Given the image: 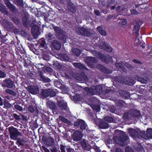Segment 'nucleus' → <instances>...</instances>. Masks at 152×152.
Returning <instances> with one entry per match:
<instances>
[{
	"instance_id": "17",
	"label": "nucleus",
	"mask_w": 152,
	"mask_h": 152,
	"mask_svg": "<svg viewBox=\"0 0 152 152\" xmlns=\"http://www.w3.org/2000/svg\"><path fill=\"white\" fill-rule=\"evenodd\" d=\"M2 25L4 28L7 29H11L13 27L12 23H10L6 19H4L2 21Z\"/></svg>"
},
{
	"instance_id": "10",
	"label": "nucleus",
	"mask_w": 152,
	"mask_h": 152,
	"mask_svg": "<svg viewBox=\"0 0 152 152\" xmlns=\"http://www.w3.org/2000/svg\"><path fill=\"white\" fill-rule=\"evenodd\" d=\"M73 76L78 81H87L88 79L87 77L84 72H82L80 74L76 73L73 75Z\"/></svg>"
},
{
	"instance_id": "8",
	"label": "nucleus",
	"mask_w": 152,
	"mask_h": 152,
	"mask_svg": "<svg viewBox=\"0 0 152 152\" xmlns=\"http://www.w3.org/2000/svg\"><path fill=\"white\" fill-rule=\"evenodd\" d=\"M14 82L10 78H7L4 80L1 83V86L3 87L11 88L14 85Z\"/></svg>"
},
{
	"instance_id": "6",
	"label": "nucleus",
	"mask_w": 152,
	"mask_h": 152,
	"mask_svg": "<svg viewBox=\"0 0 152 152\" xmlns=\"http://www.w3.org/2000/svg\"><path fill=\"white\" fill-rule=\"evenodd\" d=\"M27 91L32 94L36 95L38 94L39 92V88L36 86L29 85L27 87Z\"/></svg>"
},
{
	"instance_id": "39",
	"label": "nucleus",
	"mask_w": 152,
	"mask_h": 152,
	"mask_svg": "<svg viewBox=\"0 0 152 152\" xmlns=\"http://www.w3.org/2000/svg\"><path fill=\"white\" fill-rule=\"evenodd\" d=\"M11 19L12 21L16 25H18L20 23V20L15 16L13 17Z\"/></svg>"
},
{
	"instance_id": "24",
	"label": "nucleus",
	"mask_w": 152,
	"mask_h": 152,
	"mask_svg": "<svg viewBox=\"0 0 152 152\" xmlns=\"http://www.w3.org/2000/svg\"><path fill=\"white\" fill-rule=\"evenodd\" d=\"M128 132L130 136L134 139L137 137V131H136L134 129L129 128L128 129Z\"/></svg>"
},
{
	"instance_id": "50",
	"label": "nucleus",
	"mask_w": 152,
	"mask_h": 152,
	"mask_svg": "<svg viewBox=\"0 0 152 152\" xmlns=\"http://www.w3.org/2000/svg\"><path fill=\"white\" fill-rule=\"evenodd\" d=\"M16 140H17V142L19 144V145L21 146L24 145L22 143V142H24L23 140L21 139L20 138H17Z\"/></svg>"
},
{
	"instance_id": "36",
	"label": "nucleus",
	"mask_w": 152,
	"mask_h": 152,
	"mask_svg": "<svg viewBox=\"0 0 152 152\" xmlns=\"http://www.w3.org/2000/svg\"><path fill=\"white\" fill-rule=\"evenodd\" d=\"M115 66L117 68H121L123 71L124 72L126 71V69L124 67V66L122 64L120 63L116 62Z\"/></svg>"
},
{
	"instance_id": "43",
	"label": "nucleus",
	"mask_w": 152,
	"mask_h": 152,
	"mask_svg": "<svg viewBox=\"0 0 152 152\" xmlns=\"http://www.w3.org/2000/svg\"><path fill=\"white\" fill-rule=\"evenodd\" d=\"M42 58L44 60L48 61L50 60V57L48 54L44 53L42 56Z\"/></svg>"
},
{
	"instance_id": "61",
	"label": "nucleus",
	"mask_w": 152,
	"mask_h": 152,
	"mask_svg": "<svg viewBox=\"0 0 152 152\" xmlns=\"http://www.w3.org/2000/svg\"><path fill=\"white\" fill-rule=\"evenodd\" d=\"M13 115L14 118L17 120L20 121V118L19 116L16 114H13Z\"/></svg>"
},
{
	"instance_id": "27",
	"label": "nucleus",
	"mask_w": 152,
	"mask_h": 152,
	"mask_svg": "<svg viewBox=\"0 0 152 152\" xmlns=\"http://www.w3.org/2000/svg\"><path fill=\"white\" fill-rule=\"evenodd\" d=\"M134 79L135 80H137L138 81L143 83H147V81L148 80V78H146V79H145L137 75L135 76Z\"/></svg>"
},
{
	"instance_id": "56",
	"label": "nucleus",
	"mask_w": 152,
	"mask_h": 152,
	"mask_svg": "<svg viewBox=\"0 0 152 152\" xmlns=\"http://www.w3.org/2000/svg\"><path fill=\"white\" fill-rule=\"evenodd\" d=\"M126 152H133L132 149L130 147L127 146L125 148Z\"/></svg>"
},
{
	"instance_id": "20",
	"label": "nucleus",
	"mask_w": 152,
	"mask_h": 152,
	"mask_svg": "<svg viewBox=\"0 0 152 152\" xmlns=\"http://www.w3.org/2000/svg\"><path fill=\"white\" fill-rule=\"evenodd\" d=\"M51 92V89H42L41 95L44 98H46L49 96Z\"/></svg>"
},
{
	"instance_id": "47",
	"label": "nucleus",
	"mask_w": 152,
	"mask_h": 152,
	"mask_svg": "<svg viewBox=\"0 0 152 152\" xmlns=\"http://www.w3.org/2000/svg\"><path fill=\"white\" fill-rule=\"evenodd\" d=\"M124 66L130 69H134V67L133 66H132L130 64H128L127 62H125L124 64Z\"/></svg>"
},
{
	"instance_id": "22",
	"label": "nucleus",
	"mask_w": 152,
	"mask_h": 152,
	"mask_svg": "<svg viewBox=\"0 0 152 152\" xmlns=\"http://www.w3.org/2000/svg\"><path fill=\"white\" fill-rule=\"evenodd\" d=\"M57 104L61 110H65L67 108L66 103L64 100L58 101Z\"/></svg>"
},
{
	"instance_id": "63",
	"label": "nucleus",
	"mask_w": 152,
	"mask_h": 152,
	"mask_svg": "<svg viewBox=\"0 0 152 152\" xmlns=\"http://www.w3.org/2000/svg\"><path fill=\"white\" fill-rule=\"evenodd\" d=\"M40 45L42 47H45V45H46L45 42L43 40H42L41 42L40 43Z\"/></svg>"
},
{
	"instance_id": "57",
	"label": "nucleus",
	"mask_w": 152,
	"mask_h": 152,
	"mask_svg": "<svg viewBox=\"0 0 152 152\" xmlns=\"http://www.w3.org/2000/svg\"><path fill=\"white\" fill-rule=\"evenodd\" d=\"M92 108L97 112L99 111L100 110V107L99 105L94 106Z\"/></svg>"
},
{
	"instance_id": "41",
	"label": "nucleus",
	"mask_w": 152,
	"mask_h": 152,
	"mask_svg": "<svg viewBox=\"0 0 152 152\" xmlns=\"http://www.w3.org/2000/svg\"><path fill=\"white\" fill-rule=\"evenodd\" d=\"M146 134L148 137L152 138V129H148L146 131Z\"/></svg>"
},
{
	"instance_id": "18",
	"label": "nucleus",
	"mask_w": 152,
	"mask_h": 152,
	"mask_svg": "<svg viewBox=\"0 0 152 152\" xmlns=\"http://www.w3.org/2000/svg\"><path fill=\"white\" fill-rule=\"evenodd\" d=\"M51 46L53 47L56 50H59L61 48V43L56 40H53L51 43Z\"/></svg>"
},
{
	"instance_id": "1",
	"label": "nucleus",
	"mask_w": 152,
	"mask_h": 152,
	"mask_svg": "<svg viewBox=\"0 0 152 152\" xmlns=\"http://www.w3.org/2000/svg\"><path fill=\"white\" fill-rule=\"evenodd\" d=\"M128 139V137L124 132L117 130L115 131L113 140L116 143L119 144L123 146L124 142Z\"/></svg>"
},
{
	"instance_id": "26",
	"label": "nucleus",
	"mask_w": 152,
	"mask_h": 152,
	"mask_svg": "<svg viewBox=\"0 0 152 152\" xmlns=\"http://www.w3.org/2000/svg\"><path fill=\"white\" fill-rule=\"evenodd\" d=\"M56 36L58 39L64 41H66L67 37L64 31L61 33H59L58 34L56 35Z\"/></svg>"
},
{
	"instance_id": "62",
	"label": "nucleus",
	"mask_w": 152,
	"mask_h": 152,
	"mask_svg": "<svg viewBox=\"0 0 152 152\" xmlns=\"http://www.w3.org/2000/svg\"><path fill=\"white\" fill-rule=\"evenodd\" d=\"M66 147L61 145H60V149L61 151V152H65V148Z\"/></svg>"
},
{
	"instance_id": "55",
	"label": "nucleus",
	"mask_w": 152,
	"mask_h": 152,
	"mask_svg": "<svg viewBox=\"0 0 152 152\" xmlns=\"http://www.w3.org/2000/svg\"><path fill=\"white\" fill-rule=\"evenodd\" d=\"M14 107L15 109L19 111H23L22 107L19 105H15Z\"/></svg>"
},
{
	"instance_id": "52",
	"label": "nucleus",
	"mask_w": 152,
	"mask_h": 152,
	"mask_svg": "<svg viewBox=\"0 0 152 152\" xmlns=\"http://www.w3.org/2000/svg\"><path fill=\"white\" fill-rule=\"evenodd\" d=\"M104 120L105 121L109 122H113V119L110 117H106L104 118Z\"/></svg>"
},
{
	"instance_id": "2",
	"label": "nucleus",
	"mask_w": 152,
	"mask_h": 152,
	"mask_svg": "<svg viewBox=\"0 0 152 152\" xmlns=\"http://www.w3.org/2000/svg\"><path fill=\"white\" fill-rule=\"evenodd\" d=\"M140 115V113L139 111L131 110L128 112L124 113L123 115V118L124 119L130 120L133 119L134 118L138 117Z\"/></svg>"
},
{
	"instance_id": "38",
	"label": "nucleus",
	"mask_w": 152,
	"mask_h": 152,
	"mask_svg": "<svg viewBox=\"0 0 152 152\" xmlns=\"http://www.w3.org/2000/svg\"><path fill=\"white\" fill-rule=\"evenodd\" d=\"M134 83V80L131 77H127V78L126 80L125 84L128 85H132Z\"/></svg>"
},
{
	"instance_id": "21",
	"label": "nucleus",
	"mask_w": 152,
	"mask_h": 152,
	"mask_svg": "<svg viewBox=\"0 0 152 152\" xmlns=\"http://www.w3.org/2000/svg\"><path fill=\"white\" fill-rule=\"evenodd\" d=\"M133 26L134 28V31H134V33H135L137 36H138L139 35L138 32L140 28L139 22L137 21H135L134 23Z\"/></svg>"
},
{
	"instance_id": "7",
	"label": "nucleus",
	"mask_w": 152,
	"mask_h": 152,
	"mask_svg": "<svg viewBox=\"0 0 152 152\" xmlns=\"http://www.w3.org/2000/svg\"><path fill=\"white\" fill-rule=\"evenodd\" d=\"M4 1L5 4L10 11L14 14H16L18 12V10L9 0H4Z\"/></svg>"
},
{
	"instance_id": "33",
	"label": "nucleus",
	"mask_w": 152,
	"mask_h": 152,
	"mask_svg": "<svg viewBox=\"0 0 152 152\" xmlns=\"http://www.w3.org/2000/svg\"><path fill=\"white\" fill-rule=\"evenodd\" d=\"M53 29L55 31L56 34V35L58 34L59 33H61L63 31L62 29H61L59 27H57L55 26H53Z\"/></svg>"
},
{
	"instance_id": "51",
	"label": "nucleus",
	"mask_w": 152,
	"mask_h": 152,
	"mask_svg": "<svg viewBox=\"0 0 152 152\" xmlns=\"http://www.w3.org/2000/svg\"><path fill=\"white\" fill-rule=\"evenodd\" d=\"M124 102L122 100H117L116 102V104L117 106H122L124 105Z\"/></svg>"
},
{
	"instance_id": "53",
	"label": "nucleus",
	"mask_w": 152,
	"mask_h": 152,
	"mask_svg": "<svg viewBox=\"0 0 152 152\" xmlns=\"http://www.w3.org/2000/svg\"><path fill=\"white\" fill-rule=\"evenodd\" d=\"M16 2L18 5L20 7H22L23 5L22 0H15Z\"/></svg>"
},
{
	"instance_id": "49",
	"label": "nucleus",
	"mask_w": 152,
	"mask_h": 152,
	"mask_svg": "<svg viewBox=\"0 0 152 152\" xmlns=\"http://www.w3.org/2000/svg\"><path fill=\"white\" fill-rule=\"evenodd\" d=\"M5 92L8 94H10L13 96H15L16 95V93L13 91L8 89L5 91Z\"/></svg>"
},
{
	"instance_id": "4",
	"label": "nucleus",
	"mask_w": 152,
	"mask_h": 152,
	"mask_svg": "<svg viewBox=\"0 0 152 152\" xmlns=\"http://www.w3.org/2000/svg\"><path fill=\"white\" fill-rule=\"evenodd\" d=\"M8 131L10 138L12 140H16L18 136H22L21 133L19 132L18 129L13 126L9 127Z\"/></svg>"
},
{
	"instance_id": "37",
	"label": "nucleus",
	"mask_w": 152,
	"mask_h": 152,
	"mask_svg": "<svg viewBox=\"0 0 152 152\" xmlns=\"http://www.w3.org/2000/svg\"><path fill=\"white\" fill-rule=\"evenodd\" d=\"M95 93L100 94L102 92V88L101 86H98L94 87Z\"/></svg>"
},
{
	"instance_id": "15",
	"label": "nucleus",
	"mask_w": 152,
	"mask_h": 152,
	"mask_svg": "<svg viewBox=\"0 0 152 152\" xmlns=\"http://www.w3.org/2000/svg\"><path fill=\"white\" fill-rule=\"evenodd\" d=\"M29 15L27 13H24L22 19V23L24 26L27 27L30 23V21L28 19Z\"/></svg>"
},
{
	"instance_id": "34",
	"label": "nucleus",
	"mask_w": 152,
	"mask_h": 152,
	"mask_svg": "<svg viewBox=\"0 0 152 152\" xmlns=\"http://www.w3.org/2000/svg\"><path fill=\"white\" fill-rule=\"evenodd\" d=\"M68 8L69 9L68 12H69L75 13L76 12V9L75 6L73 4L69 5L68 6Z\"/></svg>"
},
{
	"instance_id": "45",
	"label": "nucleus",
	"mask_w": 152,
	"mask_h": 152,
	"mask_svg": "<svg viewBox=\"0 0 152 152\" xmlns=\"http://www.w3.org/2000/svg\"><path fill=\"white\" fill-rule=\"evenodd\" d=\"M54 142V140L51 138L48 139L46 142V144L47 145L50 146Z\"/></svg>"
},
{
	"instance_id": "59",
	"label": "nucleus",
	"mask_w": 152,
	"mask_h": 152,
	"mask_svg": "<svg viewBox=\"0 0 152 152\" xmlns=\"http://www.w3.org/2000/svg\"><path fill=\"white\" fill-rule=\"evenodd\" d=\"M93 148L96 152H101V150L96 145H94Z\"/></svg>"
},
{
	"instance_id": "40",
	"label": "nucleus",
	"mask_w": 152,
	"mask_h": 152,
	"mask_svg": "<svg viewBox=\"0 0 152 152\" xmlns=\"http://www.w3.org/2000/svg\"><path fill=\"white\" fill-rule=\"evenodd\" d=\"M59 119L62 121L66 124H69L70 123V121L68 119L61 116H59Z\"/></svg>"
},
{
	"instance_id": "48",
	"label": "nucleus",
	"mask_w": 152,
	"mask_h": 152,
	"mask_svg": "<svg viewBox=\"0 0 152 152\" xmlns=\"http://www.w3.org/2000/svg\"><path fill=\"white\" fill-rule=\"evenodd\" d=\"M138 135L137 137L139 136L141 137H143L145 135V132H142L140 130H138L137 131Z\"/></svg>"
},
{
	"instance_id": "35",
	"label": "nucleus",
	"mask_w": 152,
	"mask_h": 152,
	"mask_svg": "<svg viewBox=\"0 0 152 152\" xmlns=\"http://www.w3.org/2000/svg\"><path fill=\"white\" fill-rule=\"evenodd\" d=\"M86 90L88 91L87 94L89 95H91L94 94H95V91H94V88H86Z\"/></svg>"
},
{
	"instance_id": "11",
	"label": "nucleus",
	"mask_w": 152,
	"mask_h": 152,
	"mask_svg": "<svg viewBox=\"0 0 152 152\" xmlns=\"http://www.w3.org/2000/svg\"><path fill=\"white\" fill-rule=\"evenodd\" d=\"M84 61L87 64L91 66H92L93 64L96 63L98 60L96 58L92 57H87L84 58Z\"/></svg>"
},
{
	"instance_id": "9",
	"label": "nucleus",
	"mask_w": 152,
	"mask_h": 152,
	"mask_svg": "<svg viewBox=\"0 0 152 152\" xmlns=\"http://www.w3.org/2000/svg\"><path fill=\"white\" fill-rule=\"evenodd\" d=\"M76 31L78 34L89 36L91 34V32L87 29L82 28H78L76 29Z\"/></svg>"
},
{
	"instance_id": "3",
	"label": "nucleus",
	"mask_w": 152,
	"mask_h": 152,
	"mask_svg": "<svg viewBox=\"0 0 152 152\" xmlns=\"http://www.w3.org/2000/svg\"><path fill=\"white\" fill-rule=\"evenodd\" d=\"M91 52L95 56H98L99 59L106 64L109 63H113V61L111 56H108L107 58L102 53L99 52H96L95 50H92Z\"/></svg>"
},
{
	"instance_id": "42",
	"label": "nucleus",
	"mask_w": 152,
	"mask_h": 152,
	"mask_svg": "<svg viewBox=\"0 0 152 152\" xmlns=\"http://www.w3.org/2000/svg\"><path fill=\"white\" fill-rule=\"evenodd\" d=\"M73 99L75 101H80L82 99V98L80 95L77 94L73 96Z\"/></svg>"
},
{
	"instance_id": "44",
	"label": "nucleus",
	"mask_w": 152,
	"mask_h": 152,
	"mask_svg": "<svg viewBox=\"0 0 152 152\" xmlns=\"http://www.w3.org/2000/svg\"><path fill=\"white\" fill-rule=\"evenodd\" d=\"M127 78V77L126 76H122L120 77V82L121 83H125L126 82V80Z\"/></svg>"
},
{
	"instance_id": "13",
	"label": "nucleus",
	"mask_w": 152,
	"mask_h": 152,
	"mask_svg": "<svg viewBox=\"0 0 152 152\" xmlns=\"http://www.w3.org/2000/svg\"><path fill=\"white\" fill-rule=\"evenodd\" d=\"M82 133L78 130L76 131L72 135V138L74 141H79L82 138Z\"/></svg>"
},
{
	"instance_id": "31",
	"label": "nucleus",
	"mask_w": 152,
	"mask_h": 152,
	"mask_svg": "<svg viewBox=\"0 0 152 152\" xmlns=\"http://www.w3.org/2000/svg\"><path fill=\"white\" fill-rule=\"evenodd\" d=\"M99 126L102 129H107L109 127V125L106 123L101 121L99 124Z\"/></svg>"
},
{
	"instance_id": "16",
	"label": "nucleus",
	"mask_w": 152,
	"mask_h": 152,
	"mask_svg": "<svg viewBox=\"0 0 152 152\" xmlns=\"http://www.w3.org/2000/svg\"><path fill=\"white\" fill-rule=\"evenodd\" d=\"M47 106L51 109L53 111L57 110L58 108L55 104L51 101L48 100L46 103Z\"/></svg>"
},
{
	"instance_id": "5",
	"label": "nucleus",
	"mask_w": 152,
	"mask_h": 152,
	"mask_svg": "<svg viewBox=\"0 0 152 152\" xmlns=\"http://www.w3.org/2000/svg\"><path fill=\"white\" fill-rule=\"evenodd\" d=\"M36 21L33 20L30 25V26L31 27V32L34 39H37L40 34L39 28L36 25Z\"/></svg>"
},
{
	"instance_id": "25",
	"label": "nucleus",
	"mask_w": 152,
	"mask_h": 152,
	"mask_svg": "<svg viewBox=\"0 0 152 152\" xmlns=\"http://www.w3.org/2000/svg\"><path fill=\"white\" fill-rule=\"evenodd\" d=\"M58 58L62 61H68L69 59V57L66 54H59L58 55Z\"/></svg>"
},
{
	"instance_id": "23",
	"label": "nucleus",
	"mask_w": 152,
	"mask_h": 152,
	"mask_svg": "<svg viewBox=\"0 0 152 152\" xmlns=\"http://www.w3.org/2000/svg\"><path fill=\"white\" fill-rule=\"evenodd\" d=\"M97 67L98 68L100 69L102 72L105 73L110 74L112 72V70L108 69L106 67H104L102 65L99 64H98Z\"/></svg>"
},
{
	"instance_id": "29",
	"label": "nucleus",
	"mask_w": 152,
	"mask_h": 152,
	"mask_svg": "<svg viewBox=\"0 0 152 152\" xmlns=\"http://www.w3.org/2000/svg\"><path fill=\"white\" fill-rule=\"evenodd\" d=\"M71 51L74 56H75L77 57L79 56L80 55L81 52L80 50L78 48H74L72 49Z\"/></svg>"
},
{
	"instance_id": "32",
	"label": "nucleus",
	"mask_w": 152,
	"mask_h": 152,
	"mask_svg": "<svg viewBox=\"0 0 152 152\" xmlns=\"http://www.w3.org/2000/svg\"><path fill=\"white\" fill-rule=\"evenodd\" d=\"M0 10L2 13L4 15H7L8 13L7 8L4 5H2L0 6Z\"/></svg>"
},
{
	"instance_id": "14",
	"label": "nucleus",
	"mask_w": 152,
	"mask_h": 152,
	"mask_svg": "<svg viewBox=\"0 0 152 152\" xmlns=\"http://www.w3.org/2000/svg\"><path fill=\"white\" fill-rule=\"evenodd\" d=\"M38 74L40 81L44 83H48L51 81L50 79L45 76L42 72L39 71V72Z\"/></svg>"
},
{
	"instance_id": "54",
	"label": "nucleus",
	"mask_w": 152,
	"mask_h": 152,
	"mask_svg": "<svg viewBox=\"0 0 152 152\" xmlns=\"http://www.w3.org/2000/svg\"><path fill=\"white\" fill-rule=\"evenodd\" d=\"M6 74L5 72L0 70V78H4L6 77Z\"/></svg>"
},
{
	"instance_id": "60",
	"label": "nucleus",
	"mask_w": 152,
	"mask_h": 152,
	"mask_svg": "<svg viewBox=\"0 0 152 152\" xmlns=\"http://www.w3.org/2000/svg\"><path fill=\"white\" fill-rule=\"evenodd\" d=\"M142 148V145H141L139 144L138 145V147H136L135 149L137 151H140Z\"/></svg>"
},
{
	"instance_id": "19",
	"label": "nucleus",
	"mask_w": 152,
	"mask_h": 152,
	"mask_svg": "<svg viewBox=\"0 0 152 152\" xmlns=\"http://www.w3.org/2000/svg\"><path fill=\"white\" fill-rule=\"evenodd\" d=\"M99 45L100 48H101L102 49H104L107 52H110L111 51V48L107 45V43L106 44L105 42H102L99 44Z\"/></svg>"
},
{
	"instance_id": "58",
	"label": "nucleus",
	"mask_w": 152,
	"mask_h": 152,
	"mask_svg": "<svg viewBox=\"0 0 152 152\" xmlns=\"http://www.w3.org/2000/svg\"><path fill=\"white\" fill-rule=\"evenodd\" d=\"M82 147L83 149H86L87 147V145L86 142L83 140L81 142Z\"/></svg>"
},
{
	"instance_id": "46",
	"label": "nucleus",
	"mask_w": 152,
	"mask_h": 152,
	"mask_svg": "<svg viewBox=\"0 0 152 152\" xmlns=\"http://www.w3.org/2000/svg\"><path fill=\"white\" fill-rule=\"evenodd\" d=\"M44 71H45L49 72H52L53 71V69L50 67L45 66L42 68Z\"/></svg>"
},
{
	"instance_id": "12",
	"label": "nucleus",
	"mask_w": 152,
	"mask_h": 152,
	"mask_svg": "<svg viewBox=\"0 0 152 152\" xmlns=\"http://www.w3.org/2000/svg\"><path fill=\"white\" fill-rule=\"evenodd\" d=\"M74 126H80V128L82 130L86 129L87 126V124L84 120L79 119L74 123Z\"/></svg>"
},
{
	"instance_id": "28",
	"label": "nucleus",
	"mask_w": 152,
	"mask_h": 152,
	"mask_svg": "<svg viewBox=\"0 0 152 152\" xmlns=\"http://www.w3.org/2000/svg\"><path fill=\"white\" fill-rule=\"evenodd\" d=\"M73 65L75 67L79 69H83L88 70V68L82 64L78 63H74Z\"/></svg>"
},
{
	"instance_id": "64",
	"label": "nucleus",
	"mask_w": 152,
	"mask_h": 152,
	"mask_svg": "<svg viewBox=\"0 0 152 152\" xmlns=\"http://www.w3.org/2000/svg\"><path fill=\"white\" fill-rule=\"evenodd\" d=\"M28 110L31 113H33L34 112V110L33 107L31 106H29L28 107Z\"/></svg>"
},
{
	"instance_id": "30",
	"label": "nucleus",
	"mask_w": 152,
	"mask_h": 152,
	"mask_svg": "<svg viewBox=\"0 0 152 152\" xmlns=\"http://www.w3.org/2000/svg\"><path fill=\"white\" fill-rule=\"evenodd\" d=\"M118 93L120 95L126 98H128L129 97V93L125 91L120 90L118 91Z\"/></svg>"
}]
</instances>
